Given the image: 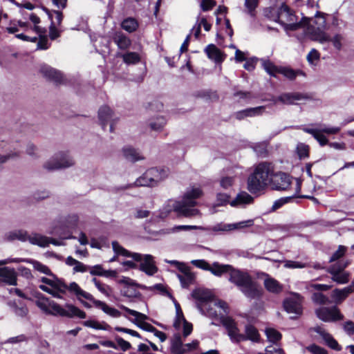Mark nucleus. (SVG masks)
I'll return each mask as SVG.
<instances>
[{"instance_id":"nucleus-1","label":"nucleus","mask_w":354,"mask_h":354,"mask_svg":"<svg viewBox=\"0 0 354 354\" xmlns=\"http://www.w3.org/2000/svg\"><path fill=\"white\" fill-rule=\"evenodd\" d=\"M209 271L216 277H221L227 273L228 281L234 284L250 299H259L262 296L263 290L261 286L247 272L234 268L231 265L221 264L216 261L210 265Z\"/></svg>"},{"instance_id":"nucleus-2","label":"nucleus","mask_w":354,"mask_h":354,"mask_svg":"<svg viewBox=\"0 0 354 354\" xmlns=\"http://www.w3.org/2000/svg\"><path fill=\"white\" fill-rule=\"evenodd\" d=\"M274 171V166L272 162L265 161L257 164L248 178V190L253 194L263 192L271 184Z\"/></svg>"},{"instance_id":"nucleus-3","label":"nucleus","mask_w":354,"mask_h":354,"mask_svg":"<svg viewBox=\"0 0 354 354\" xmlns=\"http://www.w3.org/2000/svg\"><path fill=\"white\" fill-rule=\"evenodd\" d=\"M169 176V170L165 168L152 167L147 169L141 176L138 178L133 184L127 185L122 189L133 187H156L166 179Z\"/></svg>"},{"instance_id":"nucleus-4","label":"nucleus","mask_w":354,"mask_h":354,"mask_svg":"<svg viewBox=\"0 0 354 354\" xmlns=\"http://www.w3.org/2000/svg\"><path fill=\"white\" fill-rule=\"evenodd\" d=\"M112 248L117 255L132 257L134 260L140 261V270L145 272L147 274L151 276L157 272L158 268L155 266L153 257L151 255H142L138 253H133L131 254L129 251L122 247L117 241L112 242Z\"/></svg>"},{"instance_id":"nucleus-5","label":"nucleus","mask_w":354,"mask_h":354,"mask_svg":"<svg viewBox=\"0 0 354 354\" xmlns=\"http://www.w3.org/2000/svg\"><path fill=\"white\" fill-rule=\"evenodd\" d=\"M279 24L286 30L294 31L305 27L310 19L304 16V13H301L303 17L300 21H298V18L295 12L285 3H282L279 7Z\"/></svg>"},{"instance_id":"nucleus-6","label":"nucleus","mask_w":354,"mask_h":354,"mask_svg":"<svg viewBox=\"0 0 354 354\" xmlns=\"http://www.w3.org/2000/svg\"><path fill=\"white\" fill-rule=\"evenodd\" d=\"M74 164V160L68 153L60 151L45 162L44 168L48 171H54L72 167Z\"/></svg>"},{"instance_id":"nucleus-7","label":"nucleus","mask_w":354,"mask_h":354,"mask_svg":"<svg viewBox=\"0 0 354 354\" xmlns=\"http://www.w3.org/2000/svg\"><path fill=\"white\" fill-rule=\"evenodd\" d=\"M216 308H219L223 310V313L227 314L229 313V307L225 301L218 300V301H212L207 304H204L203 306H200V308L198 309L200 312L210 318H218V314L216 310Z\"/></svg>"},{"instance_id":"nucleus-8","label":"nucleus","mask_w":354,"mask_h":354,"mask_svg":"<svg viewBox=\"0 0 354 354\" xmlns=\"http://www.w3.org/2000/svg\"><path fill=\"white\" fill-rule=\"evenodd\" d=\"M315 314L319 319L325 322H336L344 319V315L335 306L331 308H317L315 310Z\"/></svg>"},{"instance_id":"nucleus-9","label":"nucleus","mask_w":354,"mask_h":354,"mask_svg":"<svg viewBox=\"0 0 354 354\" xmlns=\"http://www.w3.org/2000/svg\"><path fill=\"white\" fill-rule=\"evenodd\" d=\"M302 297L300 295L295 293L291 297L283 301V308L288 313H294L295 317H291V319H295L297 316L302 313Z\"/></svg>"},{"instance_id":"nucleus-10","label":"nucleus","mask_w":354,"mask_h":354,"mask_svg":"<svg viewBox=\"0 0 354 354\" xmlns=\"http://www.w3.org/2000/svg\"><path fill=\"white\" fill-rule=\"evenodd\" d=\"M310 99L311 97L307 93L292 92L281 93L277 97L273 99V102L274 104H276L277 102H279L283 104L292 105L296 104L297 101L308 100Z\"/></svg>"},{"instance_id":"nucleus-11","label":"nucleus","mask_w":354,"mask_h":354,"mask_svg":"<svg viewBox=\"0 0 354 354\" xmlns=\"http://www.w3.org/2000/svg\"><path fill=\"white\" fill-rule=\"evenodd\" d=\"M20 262H25L31 264L35 270L41 273L45 274L46 275H53V272L48 266L39 261L31 259H7L0 261V264L3 266L10 263Z\"/></svg>"},{"instance_id":"nucleus-12","label":"nucleus","mask_w":354,"mask_h":354,"mask_svg":"<svg viewBox=\"0 0 354 354\" xmlns=\"http://www.w3.org/2000/svg\"><path fill=\"white\" fill-rule=\"evenodd\" d=\"M191 295L196 301V305L198 309L200 308V306H202L204 304H207L214 299L213 293L209 290L204 288H195Z\"/></svg>"},{"instance_id":"nucleus-13","label":"nucleus","mask_w":354,"mask_h":354,"mask_svg":"<svg viewBox=\"0 0 354 354\" xmlns=\"http://www.w3.org/2000/svg\"><path fill=\"white\" fill-rule=\"evenodd\" d=\"M291 185L290 176L285 172L278 171L273 174L271 185L276 190H286Z\"/></svg>"},{"instance_id":"nucleus-14","label":"nucleus","mask_w":354,"mask_h":354,"mask_svg":"<svg viewBox=\"0 0 354 354\" xmlns=\"http://www.w3.org/2000/svg\"><path fill=\"white\" fill-rule=\"evenodd\" d=\"M98 118L103 129L105 128L108 122H110V131H113V124L116 123L118 118L115 116L110 107L107 106L100 107L98 111Z\"/></svg>"},{"instance_id":"nucleus-15","label":"nucleus","mask_w":354,"mask_h":354,"mask_svg":"<svg viewBox=\"0 0 354 354\" xmlns=\"http://www.w3.org/2000/svg\"><path fill=\"white\" fill-rule=\"evenodd\" d=\"M120 308L126 311L129 315L133 316L136 317L135 320H132L133 323H136L137 325H138L142 328L145 329L147 331H155L156 328L151 326L149 324L144 322L145 319H147V316L145 314H142L141 313H139L136 310H131L124 306H121Z\"/></svg>"},{"instance_id":"nucleus-16","label":"nucleus","mask_w":354,"mask_h":354,"mask_svg":"<svg viewBox=\"0 0 354 354\" xmlns=\"http://www.w3.org/2000/svg\"><path fill=\"white\" fill-rule=\"evenodd\" d=\"M41 74L46 79L57 84L63 83L64 77L63 74L55 68L48 65H42L39 70Z\"/></svg>"},{"instance_id":"nucleus-17","label":"nucleus","mask_w":354,"mask_h":354,"mask_svg":"<svg viewBox=\"0 0 354 354\" xmlns=\"http://www.w3.org/2000/svg\"><path fill=\"white\" fill-rule=\"evenodd\" d=\"M220 321L223 326L227 329L228 335L230 339L236 342L237 335L239 333V329L238 328L236 324L234 319L231 317L224 316L220 313Z\"/></svg>"},{"instance_id":"nucleus-18","label":"nucleus","mask_w":354,"mask_h":354,"mask_svg":"<svg viewBox=\"0 0 354 354\" xmlns=\"http://www.w3.org/2000/svg\"><path fill=\"white\" fill-rule=\"evenodd\" d=\"M178 271L183 273L182 275L178 274V279L183 288H187L195 282V275L183 263L178 262Z\"/></svg>"},{"instance_id":"nucleus-19","label":"nucleus","mask_w":354,"mask_h":354,"mask_svg":"<svg viewBox=\"0 0 354 354\" xmlns=\"http://www.w3.org/2000/svg\"><path fill=\"white\" fill-rule=\"evenodd\" d=\"M260 339V335L256 327L251 324H247L245 326V334L239 333L235 342H241L246 340L258 342Z\"/></svg>"},{"instance_id":"nucleus-20","label":"nucleus","mask_w":354,"mask_h":354,"mask_svg":"<svg viewBox=\"0 0 354 354\" xmlns=\"http://www.w3.org/2000/svg\"><path fill=\"white\" fill-rule=\"evenodd\" d=\"M313 330L322 337L326 344L329 348L336 351H340L342 350V346L338 344V342L324 328L320 326H317L313 328Z\"/></svg>"},{"instance_id":"nucleus-21","label":"nucleus","mask_w":354,"mask_h":354,"mask_svg":"<svg viewBox=\"0 0 354 354\" xmlns=\"http://www.w3.org/2000/svg\"><path fill=\"white\" fill-rule=\"evenodd\" d=\"M307 29L308 33L313 40L317 41L320 43L329 41L330 36L325 32V28H321V27L310 24Z\"/></svg>"},{"instance_id":"nucleus-22","label":"nucleus","mask_w":354,"mask_h":354,"mask_svg":"<svg viewBox=\"0 0 354 354\" xmlns=\"http://www.w3.org/2000/svg\"><path fill=\"white\" fill-rule=\"evenodd\" d=\"M56 283H57V286L59 287L55 288V287H51L49 288L46 286V285H39V288L41 290L44 292H46L50 295H51L53 297L57 298V299H62V294H65L67 290V285L65 284L62 281L59 280Z\"/></svg>"},{"instance_id":"nucleus-23","label":"nucleus","mask_w":354,"mask_h":354,"mask_svg":"<svg viewBox=\"0 0 354 354\" xmlns=\"http://www.w3.org/2000/svg\"><path fill=\"white\" fill-rule=\"evenodd\" d=\"M207 57L216 63H221L224 61L226 55L219 48H218L214 44H209L206 46L204 50Z\"/></svg>"},{"instance_id":"nucleus-24","label":"nucleus","mask_w":354,"mask_h":354,"mask_svg":"<svg viewBox=\"0 0 354 354\" xmlns=\"http://www.w3.org/2000/svg\"><path fill=\"white\" fill-rule=\"evenodd\" d=\"M17 274L15 269L8 267L0 268V278L6 283L10 286L17 285Z\"/></svg>"},{"instance_id":"nucleus-25","label":"nucleus","mask_w":354,"mask_h":354,"mask_svg":"<svg viewBox=\"0 0 354 354\" xmlns=\"http://www.w3.org/2000/svg\"><path fill=\"white\" fill-rule=\"evenodd\" d=\"M61 316L69 318L77 317L84 319L86 317V313L74 305L67 304L65 305L64 308H62Z\"/></svg>"},{"instance_id":"nucleus-26","label":"nucleus","mask_w":354,"mask_h":354,"mask_svg":"<svg viewBox=\"0 0 354 354\" xmlns=\"http://www.w3.org/2000/svg\"><path fill=\"white\" fill-rule=\"evenodd\" d=\"M67 290L71 292L74 293L80 301H81V297H83L92 302L95 299L92 295L83 290L75 282H72L69 284V286H67Z\"/></svg>"},{"instance_id":"nucleus-27","label":"nucleus","mask_w":354,"mask_h":354,"mask_svg":"<svg viewBox=\"0 0 354 354\" xmlns=\"http://www.w3.org/2000/svg\"><path fill=\"white\" fill-rule=\"evenodd\" d=\"M193 207L183 201V204L178 203V218L180 216L191 218L200 215L199 210Z\"/></svg>"},{"instance_id":"nucleus-28","label":"nucleus","mask_w":354,"mask_h":354,"mask_svg":"<svg viewBox=\"0 0 354 354\" xmlns=\"http://www.w3.org/2000/svg\"><path fill=\"white\" fill-rule=\"evenodd\" d=\"M113 40L120 50H127L131 44V39L122 32H116L113 37Z\"/></svg>"},{"instance_id":"nucleus-29","label":"nucleus","mask_w":354,"mask_h":354,"mask_svg":"<svg viewBox=\"0 0 354 354\" xmlns=\"http://www.w3.org/2000/svg\"><path fill=\"white\" fill-rule=\"evenodd\" d=\"M39 35V41L37 42V49L46 50L49 48L48 39L45 35L46 30L39 26H35L32 29Z\"/></svg>"},{"instance_id":"nucleus-30","label":"nucleus","mask_w":354,"mask_h":354,"mask_svg":"<svg viewBox=\"0 0 354 354\" xmlns=\"http://www.w3.org/2000/svg\"><path fill=\"white\" fill-rule=\"evenodd\" d=\"M124 158L131 162L144 159L143 156L136 149L131 147H125L122 150Z\"/></svg>"},{"instance_id":"nucleus-31","label":"nucleus","mask_w":354,"mask_h":354,"mask_svg":"<svg viewBox=\"0 0 354 354\" xmlns=\"http://www.w3.org/2000/svg\"><path fill=\"white\" fill-rule=\"evenodd\" d=\"M202 194L203 191L199 187L192 188L185 193L183 201L187 203L190 206L194 207L196 205L195 199L200 198Z\"/></svg>"},{"instance_id":"nucleus-32","label":"nucleus","mask_w":354,"mask_h":354,"mask_svg":"<svg viewBox=\"0 0 354 354\" xmlns=\"http://www.w3.org/2000/svg\"><path fill=\"white\" fill-rule=\"evenodd\" d=\"M93 303L96 308H100L104 313L112 317H119L121 316V313L118 310L108 306L103 301L94 299Z\"/></svg>"},{"instance_id":"nucleus-33","label":"nucleus","mask_w":354,"mask_h":354,"mask_svg":"<svg viewBox=\"0 0 354 354\" xmlns=\"http://www.w3.org/2000/svg\"><path fill=\"white\" fill-rule=\"evenodd\" d=\"M181 324L183 325V335L184 337H186L192 333L193 325L185 319L182 310L178 305V328Z\"/></svg>"},{"instance_id":"nucleus-34","label":"nucleus","mask_w":354,"mask_h":354,"mask_svg":"<svg viewBox=\"0 0 354 354\" xmlns=\"http://www.w3.org/2000/svg\"><path fill=\"white\" fill-rule=\"evenodd\" d=\"M264 286L266 289L272 293L278 294L283 290V286L278 281L272 277H268L264 280Z\"/></svg>"},{"instance_id":"nucleus-35","label":"nucleus","mask_w":354,"mask_h":354,"mask_svg":"<svg viewBox=\"0 0 354 354\" xmlns=\"http://www.w3.org/2000/svg\"><path fill=\"white\" fill-rule=\"evenodd\" d=\"M29 234L23 230H17L11 231L6 234V239L8 241L19 240L21 241H26L28 239Z\"/></svg>"},{"instance_id":"nucleus-36","label":"nucleus","mask_w":354,"mask_h":354,"mask_svg":"<svg viewBox=\"0 0 354 354\" xmlns=\"http://www.w3.org/2000/svg\"><path fill=\"white\" fill-rule=\"evenodd\" d=\"M28 241H29V242L32 244L37 245L44 248L48 246L50 244L49 238L39 234L29 235Z\"/></svg>"},{"instance_id":"nucleus-37","label":"nucleus","mask_w":354,"mask_h":354,"mask_svg":"<svg viewBox=\"0 0 354 354\" xmlns=\"http://www.w3.org/2000/svg\"><path fill=\"white\" fill-rule=\"evenodd\" d=\"M8 304L14 312V313L19 317H24L28 314V310L27 307L23 304H18L15 301H10L8 303Z\"/></svg>"},{"instance_id":"nucleus-38","label":"nucleus","mask_w":354,"mask_h":354,"mask_svg":"<svg viewBox=\"0 0 354 354\" xmlns=\"http://www.w3.org/2000/svg\"><path fill=\"white\" fill-rule=\"evenodd\" d=\"M279 74L283 75L289 80H294L297 75H304V73L301 70H294L286 66H280Z\"/></svg>"},{"instance_id":"nucleus-39","label":"nucleus","mask_w":354,"mask_h":354,"mask_svg":"<svg viewBox=\"0 0 354 354\" xmlns=\"http://www.w3.org/2000/svg\"><path fill=\"white\" fill-rule=\"evenodd\" d=\"M253 197L245 192H243L239 194L234 200L231 201L230 205L232 206H236L240 204H250L253 202Z\"/></svg>"},{"instance_id":"nucleus-40","label":"nucleus","mask_w":354,"mask_h":354,"mask_svg":"<svg viewBox=\"0 0 354 354\" xmlns=\"http://www.w3.org/2000/svg\"><path fill=\"white\" fill-rule=\"evenodd\" d=\"M324 13L321 12L317 10L315 14L313 15L315 19H313V16L308 17L310 19L307 25H308L310 21H313V23L315 24L314 26L321 27V28H326V21L324 17Z\"/></svg>"},{"instance_id":"nucleus-41","label":"nucleus","mask_w":354,"mask_h":354,"mask_svg":"<svg viewBox=\"0 0 354 354\" xmlns=\"http://www.w3.org/2000/svg\"><path fill=\"white\" fill-rule=\"evenodd\" d=\"M121 27L128 32H133L138 28V22L133 17H128L122 21Z\"/></svg>"},{"instance_id":"nucleus-42","label":"nucleus","mask_w":354,"mask_h":354,"mask_svg":"<svg viewBox=\"0 0 354 354\" xmlns=\"http://www.w3.org/2000/svg\"><path fill=\"white\" fill-rule=\"evenodd\" d=\"M261 62L263 68L270 76L277 77V74L279 73L280 66H277L269 59H261Z\"/></svg>"},{"instance_id":"nucleus-43","label":"nucleus","mask_w":354,"mask_h":354,"mask_svg":"<svg viewBox=\"0 0 354 354\" xmlns=\"http://www.w3.org/2000/svg\"><path fill=\"white\" fill-rule=\"evenodd\" d=\"M199 342L194 340L192 343L183 344L178 336V354H185L186 352L195 349L198 347Z\"/></svg>"},{"instance_id":"nucleus-44","label":"nucleus","mask_w":354,"mask_h":354,"mask_svg":"<svg viewBox=\"0 0 354 354\" xmlns=\"http://www.w3.org/2000/svg\"><path fill=\"white\" fill-rule=\"evenodd\" d=\"M197 97L203 98L208 102H216L219 99V96L216 91L212 90H205L199 91Z\"/></svg>"},{"instance_id":"nucleus-45","label":"nucleus","mask_w":354,"mask_h":354,"mask_svg":"<svg viewBox=\"0 0 354 354\" xmlns=\"http://www.w3.org/2000/svg\"><path fill=\"white\" fill-rule=\"evenodd\" d=\"M118 56L122 57L124 62L127 64H135L140 61V55L135 52L118 54Z\"/></svg>"},{"instance_id":"nucleus-46","label":"nucleus","mask_w":354,"mask_h":354,"mask_svg":"<svg viewBox=\"0 0 354 354\" xmlns=\"http://www.w3.org/2000/svg\"><path fill=\"white\" fill-rule=\"evenodd\" d=\"M165 124L166 120L165 118L162 116L156 117V118H153L149 122V126L150 129L155 131H161Z\"/></svg>"},{"instance_id":"nucleus-47","label":"nucleus","mask_w":354,"mask_h":354,"mask_svg":"<svg viewBox=\"0 0 354 354\" xmlns=\"http://www.w3.org/2000/svg\"><path fill=\"white\" fill-rule=\"evenodd\" d=\"M343 268L339 267L337 269L335 268V266H333L327 269V271L333 274V279L339 283H344L347 281V279L344 276H340L339 272Z\"/></svg>"},{"instance_id":"nucleus-48","label":"nucleus","mask_w":354,"mask_h":354,"mask_svg":"<svg viewBox=\"0 0 354 354\" xmlns=\"http://www.w3.org/2000/svg\"><path fill=\"white\" fill-rule=\"evenodd\" d=\"M263 15L268 19L273 20L279 24L280 14L279 8L276 9L274 7L266 8L263 10Z\"/></svg>"},{"instance_id":"nucleus-49","label":"nucleus","mask_w":354,"mask_h":354,"mask_svg":"<svg viewBox=\"0 0 354 354\" xmlns=\"http://www.w3.org/2000/svg\"><path fill=\"white\" fill-rule=\"evenodd\" d=\"M259 0H245V8L246 12L251 17H255L257 15L256 8L258 7Z\"/></svg>"},{"instance_id":"nucleus-50","label":"nucleus","mask_w":354,"mask_h":354,"mask_svg":"<svg viewBox=\"0 0 354 354\" xmlns=\"http://www.w3.org/2000/svg\"><path fill=\"white\" fill-rule=\"evenodd\" d=\"M51 299L46 297H39L36 301L37 306L44 313L47 314L49 311V307L50 305Z\"/></svg>"},{"instance_id":"nucleus-51","label":"nucleus","mask_w":354,"mask_h":354,"mask_svg":"<svg viewBox=\"0 0 354 354\" xmlns=\"http://www.w3.org/2000/svg\"><path fill=\"white\" fill-rule=\"evenodd\" d=\"M268 339L272 343H277L281 339V334L277 330L268 328L265 330Z\"/></svg>"},{"instance_id":"nucleus-52","label":"nucleus","mask_w":354,"mask_h":354,"mask_svg":"<svg viewBox=\"0 0 354 354\" xmlns=\"http://www.w3.org/2000/svg\"><path fill=\"white\" fill-rule=\"evenodd\" d=\"M295 195L287 197H282L277 201H275L272 206L271 212H275L277 209L281 207L283 205L290 203L292 201L293 198H296Z\"/></svg>"},{"instance_id":"nucleus-53","label":"nucleus","mask_w":354,"mask_h":354,"mask_svg":"<svg viewBox=\"0 0 354 354\" xmlns=\"http://www.w3.org/2000/svg\"><path fill=\"white\" fill-rule=\"evenodd\" d=\"M339 131H340L339 127H324V128H322V129H317L315 131V133H314V134L312 136H313V138L317 140L322 133H325L327 134H336Z\"/></svg>"},{"instance_id":"nucleus-54","label":"nucleus","mask_w":354,"mask_h":354,"mask_svg":"<svg viewBox=\"0 0 354 354\" xmlns=\"http://www.w3.org/2000/svg\"><path fill=\"white\" fill-rule=\"evenodd\" d=\"M84 325L85 326L93 328L95 329H98V330H108L111 328V326L106 323L100 324L98 322L93 321V320H88V321L84 322Z\"/></svg>"},{"instance_id":"nucleus-55","label":"nucleus","mask_w":354,"mask_h":354,"mask_svg":"<svg viewBox=\"0 0 354 354\" xmlns=\"http://www.w3.org/2000/svg\"><path fill=\"white\" fill-rule=\"evenodd\" d=\"M313 301L319 305L329 304L331 301L326 295L321 292H315L312 296Z\"/></svg>"},{"instance_id":"nucleus-56","label":"nucleus","mask_w":354,"mask_h":354,"mask_svg":"<svg viewBox=\"0 0 354 354\" xmlns=\"http://www.w3.org/2000/svg\"><path fill=\"white\" fill-rule=\"evenodd\" d=\"M149 289L151 290H157L162 295L167 296V297H169L170 299H171L173 302H174V304L176 309L177 310V302H176L175 298L166 290V288H165V286L163 285H162L160 283L156 284L153 286L150 287Z\"/></svg>"},{"instance_id":"nucleus-57","label":"nucleus","mask_w":354,"mask_h":354,"mask_svg":"<svg viewBox=\"0 0 354 354\" xmlns=\"http://www.w3.org/2000/svg\"><path fill=\"white\" fill-rule=\"evenodd\" d=\"M351 292L349 290V288L344 289V290H339L335 289L333 291L332 297L338 301H342L344 300L346 297H348V294Z\"/></svg>"},{"instance_id":"nucleus-58","label":"nucleus","mask_w":354,"mask_h":354,"mask_svg":"<svg viewBox=\"0 0 354 354\" xmlns=\"http://www.w3.org/2000/svg\"><path fill=\"white\" fill-rule=\"evenodd\" d=\"M265 109L266 107L264 106H260L254 108H248L243 111L245 114V118H247L261 115Z\"/></svg>"},{"instance_id":"nucleus-59","label":"nucleus","mask_w":354,"mask_h":354,"mask_svg":"<svg viewBox=\"0 0 354 354\" xmlns=\"http://www.w3.org/2000/svg\"><path fill=\"white\" fill-rule=\"evenodd\" d=\"M171 211H177V201L175 199H170L167 202L163 207V212L161 213V216H163V214L169 213Z\"/></svg>"},{"instance_id":"nucleus-60","label":"nucleus","mask_w":354,"mask_h":354,"mask_svg":"<svg viewBox=\"0 0 354 354\" xmlns=\"http://www.w3.org/2000/svg\"><path fill=\"white\" fill-rule=\"evenodd\" d=\"M234 183V178L231 176L222 177L219 180L220 186L224 189L231 188Z\"/></svg>"},{"instance_id":"nucleus-61","label":"nucleus","mask_w":354,"mask_h":354,"mask_svg":"<svg viewBox=\"0 0 354 354\" xmlns=\"http://www.w3.org/2000/svg\"><path fill=\"white\" fill-rule=\"evenodd\" d=\"M295 3L299 6H306L307 9L319 8V7L318 3L314 0H295Z\"/></svg>"},{"instance_id":"nucleus-62","label":"nucleus","mask_w":354,"mask_h":354,"mask_svg":"<svg viewBox=\"0 0 354 354\" xmlns=\"http://www.w3.org/2000/svg\"><path fill=\"white\" fill-rule=\"evenodd\" d=\"M346 251V247L344 245H339L337 250H336L330 257L329 262L331 263L338 260L344 255Z\"/></svg>"},{"instance_id":"nucleus-63","label":"nucleus","mask_w":354,"mask_h":354,"mask_svg":"<svg viewBox=\"0 0 354 354\" xmlns=\"http://www.w3.org/2000/svg\"><path fill=\"white\" fill-rule=\"evenodd\" d=\"M62 308V307L59 304L51 300L48 315L53 316H61Z\"/></svg>"},{"instance_id":"nucleus-64","label":"nucleus","mask_w":354,"mask_h":354,"mask_svg":"<svg viewBox=\"0 0 354 354\" xmlns=\"http://www.w3.org/2000/svg\"><path fill=\"white\" fill-rule=\"evenodd\" d=\"M191 263L203 270L209 271L210 270V264L204 259L192 260Z\"/></svg>"}]
</instances>
